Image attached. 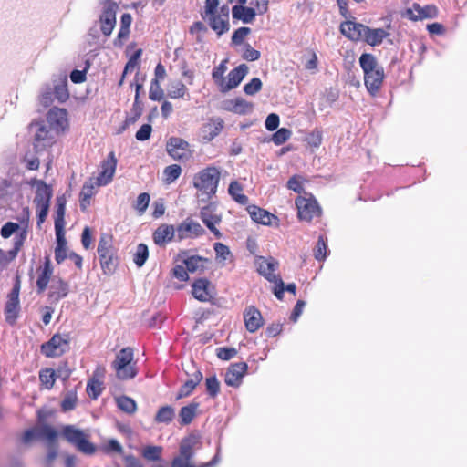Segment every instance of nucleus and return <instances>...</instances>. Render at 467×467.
I'll list each match as a JSON object with an SVG mask.
<instances>
[{
  "instance_id": "obj_1",
  "label": "nucleus",
  "mask_w": 467,
  "mask_h": 467,
  "mask_svg": "<svg viewBox=\"0 0 467 467\" xmlns=\"http://www.w3.org/2000/svg\"><path fill=\"white\" fill-rule=\"evenodd\" d=\"M220 180L221 171L214 165H208L194 174L192 185L200 201L209 202L215 197Z\"/></svg>"
},
{
  "instance_id": "obj_2",
  "label": "nucleus",
  "mask_w": 467,
  "mask_h": 467,
  "mask_svg": "<svg viewBox=\"0 0 467 467\" xmlns=\"http://www.w3.org/2000/svg\"><path fill=\"white\" fill-rule=\"evenodd\" d=\"M359 65L364 73V84L370 95L375 96L381 88L385 78L384 69L377 62L376 57L364 53L359 57Z\"/></svg>"
},
{
  "instance_id": "obj_3",
  "label": "nucleus",
  "mask_w": 467,
  "mask_h": 467,
  "mask_svg": "<svg viewBox=\"0 0 467 467\" xmlns=\"http://www.w3.org/2000/svg\"><path fill=\"white\" fill-rule=\"evenodd\" d=\"M97 251L103 274L112 275L119 265L118 248L114 245L113 235L101 234Z\"/></svg>"
},
{
  "instance_id": "obj_4",
  "label": "nucleus",
  "mask_w": 467,
  "mask_h": 467,
  "mask_svg": "<svg viewBox=\"0 0 467 467\" xmlns=\"http://www.w3.org/2000/svg\"><path fill=\"white\" fill-rule=\"evenodd\" d=\"M111 367L119 380L134 379L138 374V370L136 361L134 360L133 348L130 347L122 348L117 353L115 359L111 363Z\"/></svg>"
},
{
  "instance_id": "obj_5",
  "label": "nucleus",
  "mask_w": 467,
  "mask_h": 467,
  "mask_svg": "<svg viewBox=\"0 0 467 467\" xmlns=\"http://www.w3.org/2000/svg\"><path fill=\"white\" fill-rule=\"evenodd\" d=\"M13 234H15L13 247L5 253L2 251V261L6 263L13 261L23 247L27 235L26 228L16 223L7 222L2 226V237L7 239Z\"/></svg>"
},
{
  "instance_id": "obj_6",
  "label": "nucleus",
  "mask_w": 467,
  "mask_h": 467,
  "mask_svg": "<svg viewBox=\"0 0 467 467\" xmlns=\"http://www.w3.org/2000/svg\"><path fill=\"white\" fill-rule=\"evenodd\" d=\"M258 273L265 276L269 282L275 283V287L274 294L278 299H283L284 295V282L282 278L275 275V271L278 267V262L273 257H263L260 256L256 260Z\"/></svg>"
},
{
  "instance_id": "obj_7",
  "label": "nucleus",
  "mask_w": 467,
  "mask_h": 467,
  "mask_svg": "<svg viewBox=\"0 0 467 467\" xmlns=\"http://www.w3.org/2000/svg\"><path fill=\"white\" fill-rule=\"evenodd\" d=\"M63 438L74 445L80 452L92 455L96 452V446L88 439V435L74 425H66L61 430Z\"/></svg>"
},
{
  "instance_id": "obj_8",
  "label": "nucleus",
  "mask_w": 467,
  "mask_h": 467,
  "mask_svg": "<svg viewBox=\"0 0 467 467\" xmlns=\"http://www.w3.org/2000/svg\"><path fill=\"white\" fill-rule=\"evenodd\" d=\"M297 209V217L300 221L311 223L322 214L321 207L312 194L299 195L295 201Z\"/></svg>"
},
{
  "instance_id": "obj_9",
  "label": "nucleus",
  "mask_w": 467,
  "mask_h": 467,
  "mask_svg": "<svg viewBox=\"0 0 467 467\" xmlns=\"http://www.w3.org/2000/svg\"><path fill=\"white\" fill-rule=\"evenodd\" d=\"M21 289V276L16 273L13 288L7 295V300L5 306V317L8 324L14 325L19 317L20 302L19 294Z\"/></svg>"
},
{
  "instance_id": "obj_10",
  "label": "nucleus",
  "mask_w": 467,
  "mask_h": 467,
  "mask_svg": "<svg viewBox=\"0 0 467 467\" xmlns=\"http://www.w3.org/2000/svg\"><path fill=\"white\" fill-rule=\"evenodd\" d=\"M69 336L67 334H54L51 338L40 347L41 353L47 358H58L69 349Z\"/></svg>"
},
{
  "instance_id": "obj_11",
  "label": "nucleus",
  "mask_w": 467,
  "mask_h": 467,
  "mask_svg": "<svg viewBox=\"0 0 467 467\" xmlns=\"http://www.w3.org/2000/svg\"><path fill=\"white\" fill-rule=\"evenodd\" d=\"M58 438V431L48 424L37 425L24 431L21 441L29 444L34 441L45 440L47 443H54Z\"/></svg>"
},
{
  "instance_id": "obj_12",
  "label": "nucleus",
  "mask_w": 467,
  "mask_h": 467,
  "mask_svg": "<svg viewBox=\"0 0 467 467\" xmlns=\"http://www.w3.org/2000/svg\"><path fill=\"white\" fill-rule=\"evenodd\" d=\"M166 151L173 160L187 161L192 156V150L188 141L180 137H171L166 142Z\"/></svg>"
},
{
  "instance_id": "obj_13",
  "label": "nucleus",
  "mask_w": 467,
  "mask_h": 467,
  "mask_svg": "<svg viewBox=\"0 0 467 467\" xmlns=\"http://www.w3.org/2000/svg\"><path fill=\"white\" fill-rule=\"evenodd\" d=\"M31 126L37 127L33 141L34 149L36 151L44 150L56 143L57 135L50 128L48 129L43 121L32 122Z\"/></svg>"
},
{
  "instance_id": "obj_14",
  "label": "nucleus",
  "mask_w": 467,
  "mask_h": 467,
  "mask_svg": "<svg viewBox=\"0 0 467 467\" xmlns=\"http://www.w3.org/2000/svg\"><path fill=\"white\" fill-rule=\"evenodd\" d=\"M47 121L56 135H61L68 129V118L66 109L54 107L47 113Z\"/></svg>"
},
{
  "instance_id": "obj_15",
  "label": "nucleus",
  "mask_w": 467,
  "mask_h": 467,
  "mask_svg": "<svg viewBox=\"0 0 467 467\" xmlns=\"http://www.w3.org/2000/svg\"><path fill=\"white\" fill-rule=\"evenodd\" d=\"M200 217L202 223L216 238L222 237V234L216 228V224H219L222 221V215L217 213V206L215 202L209 201V203L201 209Z\"/></svg>"
},
{
  "instance_id": "obj_16",
  "label": "nucleus",
  "mask_w": 467,
  "mask_h": 467,
  "mask_svg": "<svg viewBox=\"0 0 467 467\" xmlns=\"http://www.w3.org/2000/svg\"><path fill=\"white\" fill-rule=\"evenodd\" d=\"M194 451L192 443L190 440L185 439L180 445V454L171 461V467H211L213 462H209L202 463L200 466L191 464V460L193 457Z\"/></svg>"
},
{
  "instance_id": "obj_17",
  "label": "nucleus",
  "mask_w": 467,
  "mask_h": 467,
  "mask_svg": "<svg viewBox=\"0 0 467 467\" xmlns=\"http://www.w3.org/2000/svg\"><path fill=\"white\" fill-rule=\"evenodd\" d=\"M117 163L118 161L114 151H110L99 165V175L95 178L97 180V186L107 185L112 181L116 171Z\"/></svg>"
},
{
  "instance_id": "obj_18",
  "label": "nucleus",
  "mask_w": 467,
  "mask_h": 467,
  "mask_svg": "<svg viewBox=\"0 0 467 467\" xmlns=\"http://www.w3.org/2000/svg\"><path fill=\"white\" fill-rule=\"evenodd\" d=\"M176 231L178 239L180 241L188 238H196L202 236L204 234V229L202 227V225L190 217H187L181 223H179Z\"/></svg>"
},
{
  "instance_id": "obj_19",
  "label": "nucleus",
  "mask_w": 467,
  "mask_h": 467,
  "mask_svg": "<svg viewBox=\"0 0 467 467\" xmlns=\"http://www.w3.org/2000/svg\"><path fill=\"white\" fill-rule=\"evenodd\" d=\"M247 73L248 67L245 64L239 65L228 73L227 79L224 78L223 86L220 87L219 90L222 93H226L237 88Z\"/></svg>"
},
{
  "instance_id": "obj_20",
  "label": "nucleus",
  "mask_w": 467,
  "mask_h": 467,
  "mask_svg": "<svg viewBox=\"0 0 467 467\" xmlns=\"http://www.w3.org/2000/svg\"><path fill=\"white\" fill-rule=\"evenodd\" d=\"M248 365L246 362H236L228 368L224 382L227 386L237 388L241 385L243 378L247 373Z\"/></svg>"
},
{
  "instance_id": "obj_21",
  "label": "nucleus",
  "mask_w": 467,
  "mask_h": 467,
  "mask_svg": "<svg viewBox=\"0 0 467 467\" xmlns=\"http://www.w3.org/2000/svg\"><path fill=\"white\" fill-rule=\"evenodd\" d=\"M192 294L200 302H208L213 297V285L207 278H198L192 285Z\"/></svg>"
},
{
  "instance_id": "obj_22",
  "label": "nucleus",
  "mask_w": 467,
  "mask_h": 467,
  "mask_svg": "<svg viewBox=\"0 0 467 467\" xmlns=\"http://www.w3.org/2000/svg\"><path fill=\"white\" fill-rule=\"evenodd\" d=\"M119 6L116 3L107 2L101 14L99 16V22L100 26V29H114L116 26V13Z\"/></svg>"
},
{
  "instance_id": "obj_23",
  "label": "nucleus",
  "mask_w": 467,
  "mask_h": 467,
  "mask_svg": "<svg viewBox=\"0 0 467 467\" xmlns=\"http://www.w3.org/2000/svg\"><path fill=\"white\" fill-rule=\"evenodd\" d=\"M54 268L51 264V260L49 256H46L43 265L37 268V279H36V288L37 292L43 293L48 285V283L53 275Z\"/></svg>"
},
{
  "instance_id": "obj_24",
  "label": "nucleus",
  "mask_w": 467,
  "mask_h": 467,
  "mask_svg": "<svg viewBox=\"0 0 467 467\" xmlns=\"http://www.w3.org/2000/svg\"><path fill=\"white\" fill-rule=\"evenodd\" d=\"M223 120L221 118H212L205 122L201 129V136L203 141L210 142L218 136L223 129Z\"/></svg>"
},
{
  "instance_id": "obj_25",
  "label": "nucleus",
  "mask_w": 467,
  "mask_h": 467,
  "mask_svg": "<svg viewBox=\"0 0 467 467\" xmlns=\"http://www.w3.org/2000/svg\"><path fill=\"white\" fill-rule=\"evenodd\" d=\"M244 320L245 327L250 333L256 332L264 325L261 312L254 306L245 308Z\"/></svg>"
},
{
  "instance_id": "obj_26",
  "label": "nucleus",
  "mask_w": 467,
  "mask_h": 467,
  "mask_svg": "<svg viewBox=\"0 0 467 467\" xmlns=\"http://www.w3.org/2000/svg\"><path fill=\"white\" fill-rule=\"evenodd\" d=\"M437 8L434 5H426L421 7L418 4H414L411 8H408L403 16L410 20L417 21L419 19L432 18L437 15Z\"/></svg>"
},
{
  "instance_id": "obj_27",
  "label": "nucleus",
  "mask_w": 467,
  "mask_h": 467,
  "mask_svg": "<svg viewBox=\"0 0 467 467\" xmlns=\"http://www.w3.org/2000/svg\"><path fill=\"white\" fill-rule=\"evenodd\" d=\"M69 293V284L60 277L55 278L48 292V299L51 303H57Z\"/></svg>"
},
{
  "instance_id": "obj_28",
  "label": "nucleus",
  "mask_w": 467,
  "mask_h": 467,
  "mask_svg": "<svg viewBox=\"0 0 467 467\" xmlns=\"http://www.w3.org/2000/svg\"><path fill=\"white\" fill-rule=\"evenodd\" d=\"M174 234L173 225L162 223L153 232L152 238L157 245L165 246L173 240Z\"/></svg>"
},
{
  "instance_id": "obj_29",
  "label": "nucleus",
  "mask_w": 467,
  "mask_h": 467,
  "mask_svg": "<svg viewBox=\"0 0 467 467\" xmlns=\"http://www.w3.org/2000/svg\"><path fill=\"white\" fill-rule=\"evenodd\" d=\"M182 254L184 255L183 264L187 270L191 273L199 272L202 273L206 268L210 260L206 257L200 255H187V252L183 251Z\"/></svg>"
},
{
  "instance_id": "obj_30",
  "label": "nucleus",
  "mask_w": 467,
  "mask_h": 467,
  "mask_svg": "<svg viewBox=\"0 0 467 467\" xmlns=\"http://www.w3.org/2000/svg\"><path fill=\"white\" fill-rule=\"evenodd\" d=\"M229 12L230 8L228 5H223L220 8L218 15L213 13V16H208L205 20H208L212 29H228L229 26Z\"/></svg>"
},
{
  "instance_id": "obj_31",
  "label": "nucleus",
  "mask_w": 467,
  "mask_h": 467,
  "mask_svg": "<svg viewBox=\"0 0 467 467\" xmlns=\"http://www.w3.org/2000/svg\"><path fill=\"white\" fill-rule=\"evenodd\" d=\"M247 211L251 219L257 223L271 225L273 220H278L275 215L256 205L248 206Z\"/></svg>"
},
{
  "instance_id": "obj_32",
  "label": "nucleus",
  "mask_w": 467,
  "mask_h": 467,
  "mask_svg": "<svg viewBox=\"0 0 467 467\" xmlns=\"http://www.w3.org/2000/svg\"><path fill=\"white\" fill-rule=\"evenodd\" d=\"M97 180L89 178L82 186L79 193V205L82 211H85L90 204L91 197L96 193Z\"/></svg>"
},
{
  "instance_id": "obj_33",
  "label": "nucleus",
  "mask_w": 467,
  "mask_h": 467,
  "mask_svg": "<svg viewBox=\"0 0 467 467\" xmlns=\"http://www.w3.org/2000/svg\"><path fill=\"white\" fill-rule=\"evenodd\" d=\"M36 183V196L34 198L35 204H50V200L53 195L51 186L47 185L42 180H34Z\"/></svg>"
},
{
  "instance_id": "obj_34",
  "label": "nucleus",
  "mask_w": 467,
  "mask_h": 467,
  "mask_svg": "<svg viewBox=\"0 0 467 467\" xmlns=\"http://www.w3.org/2000/svg\"><path fill=\"white\" fill-rule=\"evenodd\" d=\"M143 109H144L143 102L140 100V99H138V95L134 96V101H133L132 107L130 109L131 115L129 117H126L119 131H123L127 128H129L130 125H133L134 123H136L138 121V119L141 117V115L143 113Z\"/></svg>"
},
{
  "instance_id": "obj_35",
  "label": "nucleus",
  "mask_w": 467,
  "mask_h": 467,
  "mask_svg": "<svg viewBox=\"0 0 467 467\" xmlns=\"http://www.w3.org/2000/svg\"><path fill=\"white\" fill-rule=\"evenodd\" d=\"M167 96L173 99H184L186 97L187 99L190 97L188 88L180 80L173 81L169 84Z\"/></svg>"
},
{
  "instance_id": "obj_36",
  "label": "nucleus",
  "mask_w": 467,
  "mask_h": 467,
  "mask_svg": "<svg viewBox=\"0 0 467 467\" xmlns=\"http://www.w3.org/2000/svg\"><path fill=\"white\" fill-rule=\"evenodd\" d=\"M198 408V402H191L187 406L182 407L179 411L180 424L182 426L189 425L195 418Z\"/></svg>"
},
{
  "instance_id": "obj_37",
  "label": "nucleus",
  "mask_w": 467,
  "mask_h": 467,
  "mask_svg": "<svg viewBox=\"0 0 467 467\" xmlns=\"http://www.w3.org/2000/svg\"><path fill=\"white\" fill-rule=\"evenodd\" d=\"M232 16L234 19L241 20L244 24H248L254 18L255 11L252 7L234 5L232 8Z\"/></svg>"
},
{
  "instance_id": "obj_38",
  "label": "nucleus",
  "mask_w": 467,
  "mask_h": 467,
  "mask_svg": "<svg viewBox=\"0 0 467 467\" xmlns=\"http://www.w3.org/2000/svg\"><path fill=\"white\" fill-rule=\"evenodd\" d=\"M174 416H175L174 408L170 405H165V406H161L158 410V411L154 417V420L156 423L169 424L173 420Z\"/></svg>"
},
{
  "instance_id": "obj_39",
  "label": "nucleus",
  "mask_w": 467,
  "mask_h": 467,
  "mask_svg": "<svg viewBox=\"0 0 467 467\" xmlns=\"http://www.w3.org/2000/svg\"><path fill=\"white\" fill-rule=\"evenodd\" d=\"M228 192L236 202L243 205L248 202V197L243 193V186L239 182H231L228 188Z\"/></svg>"
},
{
  "instance_id": "obj_40",
  "label": "nucleus",
  "mask_w": 467,
  "mask_h": 467,
  "mask_svg": "<svg viewBox=\"0 0 467 467\" xmlns=\"http://www.w3.org/2000/svg\"><path fill=\"white\" fill-rule=\"evenodd\" d=\"M57 378V377L53 368H45L39 371V380H40L41 386L46 389L49 390V389H53Z\"/></svg>"
},
{
  "instance_id": "obj_41",
  "label": "nucleus",
  "mask_w": 467,
  "mask_h": 467,
  "mask_svg": "<svg viewBox=\"0 0 467 467\" xmlns=\"http://www.w3.org/2000/svg\"><path fill=\"white\" fill-rule=\"evenodd\" d=\"M65 213H66V199L64 196L57 198L56 202V215L54 223L55 226L65 227Z\"/></svg>"
},
{
  "instance_id": "obj_42",
  "label": "nucleus",
  "mask_w": 467,
  "mask_h": 467,
  "mask_svg": "<svg viewBox=\"0 0 467 467\" xmlns=\"http://www.w3.org/2000/svg\"><path fill=\"white\" fill-rule=\"evenodd\" d=\"M116 402H117L118 408L120 410H122L130 415L134 414L137 410V403L130 397H128L125 395L120 396V397L117 398Z\"/></svg>"
},
{
  "instance_id": "obj_43",
  "label": "nucleus",
  "mask_w": 467,
  "mask_h": 467,
  "mask_svg": "<svg viewBox=\"0 0 467 467\" xmlns=\"http://www.w3.org/2000/svg\"><path fill=\"white\" fill-rule=\"evenodd\" d=\"M55 98L61 103L67 101L69 98L67 89V79L64 78L60 79L52 88Z\"/></svg>"
},
{
  "instance_id": "obj_44",
  "label": "nucleus",
  "mask_w": 467,
  "mask_h": 467,
  "mask_svg": "<svg viewBox=\"0 0 467 467\" xmlns=\"http://www.w3.org/2000/svg\"><path fill=\"white\" fill-rule=\"evenodd\" d=\"M182 168L178 164H171L163 170V182L166 184L174 182L182 174Z\"/></svg>"
},
{
  "instance_id": "obj_45",
  "label": "nucleus",
  "mask_w": 467,
  "mask_h": 467,
  "mask_svg": "<svg viewBox=\"0 0 467 467\" xmlns=\"http://www.w3.org/2000/svg\"><path fill=\"white\" fill-rule=\"evenodd\" d=\"M227 63L228 59H223L218 66L214 67L212 71V78L218 88L223 86V80L225 78L223 75L227 70Z\"/></svg>"
},
{
  "instance_id": "obj_46",
  "label": "nucleus",
  "mask_w": 467,
  "mask_h": 467,
  "mask_svg": "<svg viewBox=\"0 0 467 467\" xmlns=\"http://www.w3.org/2000/svg\"><path fill=\"white\" fill-rule=\"evenodd\" d=\"M104 389L103 381L99 379H89L87 383V393L92 400H97Z\"/></svg>"
},
{
  "instance_id": "obj_47",
  "label": "nucleus",
  "mask_w": 467,
  "mask_h": 467,
  "mask_svg": "<svg viewBox=\"0 0 467 467\" xmlns=\"http://www.w3.org/2000/svg\"><path fill=\"white\" fill-rule=\"evenodd\" d=\"M162 447L149 445L142 449L141 455L142 457L150 462H157L161 458Z\"/></svg>"
},
{
  "instance_id": "obj_48",
  "label": "nucleus",
  "mask_w": 467,
  "mask_h": 467,
  "mask_svg": "<svg viewBox=\"0 0 467 467\" xmlns=\"http://www.w3.org/2000/svg\"><path fill=\"white\" fill-rule=\"evenodd\" d=\"M365 41L370 46L379 45L389 36L387 31H364Z\"/></svg>"
},
{
  "instance_id": "obj_49",
  "label": "nucleus",
  "mask_w": 467,
  "mask_h": 467,
  "mask_svg": "<svg viewBox=\"0 0 467 467\" xmlns=\"http://www.w3.org/2000/svg\"><path fill=\"white\" fill-rule=\"evenodd\" d=\"M149 257V249L145 244H139L133 254V261L138 267H141Z\"/></svg>"
},
{
  "instance_id": "obj_50",
  "label": "nucleus",
  "mask_w": 467,
  "mask_h": 467,
  "mask_svg": "<svg viewBox=\"0 0 467 467\" xmlns=\"http://www.w3.org/2000/svg\"><path fill=\"white\" fill-rule=\"evenodd\" d=\"M213 248L216 254V259L220 263H224L228 259L233 261L234 256L227 245L223 244V243H215Z\"/></svg>"
},
{
  "instance_id": "obj_51",
  "label": "nucleus",
  "mask_w": 467,
  "mask_h": 467,
  "mask_svg": "<svg viewBox=\"0 0 467 467\" xmlns=\"http://www.w3.org/2000/svg\"><path fill=\"white\" fill-rule=\"evenodd\" d=\"M234 111L239 114H245L253 109V103L243 98H236L232 100Z\"/></svg>"
},
{
  "instance_id": "obj_52",
  "label": "nucleus",
  "mask_w": 467,
  "mask_h": 467,
  "mask_svg": "<svg viewBox=\"0 0 467 467\" xmlns=\"http://www.w3.org/2000/svg\"><path fill=\"white\" fill-rule=\"evenodd\" d=\"M206 391L210 397L215 398L220 392V382L216 376H211L205 379Z\"/></svg>"
},
{
  "instance_id": "obj_53",
  "label": "nucleus",
  "mask_w": 467,
  "mask_h": 467,
  "mask_svg": "<svg viewBox=\"0 0 467 467\" xmlns=\"http://www.w3.org/2000/svg\"><path fill=\"white\" fill-rule=\"evenodd\" d=\"M327 244L324 236L320 235L314 248V256L318 261L325 260L327 256Z\"/></svg>"
},
{
  "instance_id": "obj_54",
  "label": "nucleus",
  "mask_w": 467,
  "mask_h": 467,
  "mask_svg": "<svg viewBox=\"0 0 467 467\" xmlns=\"http://www.w3.org/2000/svg\"><path fill=\"white\" fill-rule=\"evenodd\" d=\"M292 131L286 128L277 130L272 136V140L275 145H281L290 139Z\"/></svg>"
},
{
  "instance_id": "obj_55",
  "label": "nucleus",
  "mask_w": 467,
  "mask_h": 467,
  "mask_svg": "<svg viewBox=\"0 0 467 467\" xmlns=\"http://www.w3.org/2000/svg\"><path fill=\"white\" fill-rule=\"evenodd\" d=\"M263 83L259 78H254L250 82L244 86V91L246 95L253 96L262 89Z\"/></svg>"
},
{
  "instance_id": "obj_56",
  "label": "nucleus",
  "mask_w": 467,
  "mask_h": 467,
  "mask_svg": "<svg viewBox=\"0 0 467 467\" xmlns=\"http://www.w3.org/2000/svg\"><path fill=\"white\" fill-rule=\"evenodd\" d=\"M164 97L162 88L160 86V82L157 80H151L150 88L149 91V98L153 101H161Z\"/></svg>"
},
{
  "instance_id": "obj_57",
  "label": "nucleus",
  "mask_w": 467,
  "mask_h": 467,
  "mask_svg": "<svg viewBox=\"0 0 467 467\" xmlns=\"http://www.w3.org/2000/svg\"><path fill=\"white\" fill-rule=\"evenodd\" d=\"M48 444V451L44 459L45 467H53L54 462L57 457V441L54 443Z\"/></svg>"
},
{
  "instance_id": "obj_58",
  "label": "nucleus",
  "mask_w": 467,
  "mask_h": 467,
  "mask_svg": "<svg viewBox=\"0 0 467 467\" xmlns=\"http://www.w3.org/2000/svg\"><path fill=\"white\" fill-rule=\"evenodd\" d=\"M150 200V197L149 193L142 192V193L139 194V196L137 197V200L135 202L134 208L140 214L143 213L149 206Z\"/></svg>"
},
{
  "instance_id": "obj_59",
  "label": "nucleus",
  "mask_w": 467,
  "mask_h": 467,
  "mask_svg": "<svg viewBox=\"0 0 467 467\" xmlns=\"http://www.w3.org/2000/svg\"><path fill=\"white\" fill-rule=\"evenodd\" d=\"M55 372L57 377L64 381L67 380L72 374V370L69 368V364L67 360L61 361Z\"/></svg>"
},
{
  "instance_id": "obj_60",
  "label": "nucleus",
  "mask_w": 467,
  "mask_h": 467,
  "mask_svg": "<svg viewBox=\"0 0 467 467\" xmlns=\"http://www.w3.org/2000/svg\"><path fill=\"white\" fill-rule=\"evenodd\" d=\"M323 134L318 129L313 130L306 137L307 143L313 148H318L322 144Z\"/></svg>"
},
{
  "instance_id": "obj_61",
  "label": "nucleus",
  "mask_w": 467,
  "mask_h": 467,
  "mask_svg": "<svg viewBox=\"0 0 467 467\" xmlns=\"http://www.w3.org/2000/svg\"><path fill=\"white\" fill-rule=\"evenodd\" d=\"M303 181L301 176L294 175L288 180L287 188L300 194L304 192Z\"/></svg>"
},
{
  "instance_id": "obj_62",
  "label": "nucleus",
  "mask_w": 467,
  "mask_h": 467,
  "mask_svg": "<svg viewBox=\"0 0 467 467\" xmlns=\"http://www.w3.org/2000/svg\"><path fill=\"white\" fill-rule=\"evenodd\" d=\"M54 98L52 88L47 87L39 96V102L43 107L47 108L53 103Z\"/></svg>"
},
{
  "instance_id": "obj_63",
  "label": "nucleus",
  "mask_w": 467,
  "mask_h": 467,
  "mask_svg": "<svg viewBox=\"0 0 467 467\" xmlns=\"http://www.w3.org/2000/svg\"><path fill=\"white\" fill-rule=\"evenodd\" d=\"M216 355L222 360H230L237 355V350L234 348L222 347L216 349Z\"/></svg>"
},
{
  "instance_id": "obj_64",
  "label": "nucleus",
  "mask_w": 467,
  "mask_h": 467,
  "mask_svg": "<svg viewBox=\"0 0 467 467\" xmlns=\"http://www.w3.org/2000/svg\"><path fill=\"white\" fill-rule=\"evenodd\" d=\"M103 451H104L105 453H108V454L112 453V452L118 453V454H120V455L123 454V448H122V446L115 439L109 440L104 445Z\"/></svg>"
}]
</instances>
